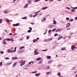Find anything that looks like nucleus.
Instances as JSON below:
<instances>
[{
	"mask_svg": "<svg viewBox=\"0 0 77 77\" xmlns=\"http://www.w3.org/2000/svg\"><path fill=\"white\" fill-rule=\"evenodd\" d=\"M45 20H46V18H44L42 20V22H44V21H45Z\"/></svg>",
	"mask_w": 77,
	"mask_h": 77,
	"instance_id": "obj_13",
	"label": "nucleus"
},
{
	"mask_svg": "<svg viewBox=\"0 0 77 77\" xmlns=\"http://www.w3.org/2000/svg\"><path fill=\"white\" fill-rule=\"evenodd\" d=\"M73 34H74V33L72 32H70V36L71 35H73Z\"/></svg>",
	"mask_w": 77,
	"mask_h": 77,
	"instance_id": "obj_39",
	"label": "nucleus"
},
{
	"mask_svg": "<svg viewBox=\"0 0 77 77\" xmlns=\"http://www.w3.org/2000/svg\"><path fill=\"white\" fill-rule=\"evenodd\" d=\"M53 27V26H51V25H49V26H48V27L49 28H51V27Z\"/></svg>",
	"mask_w": 77,
	"mask_h": 77,
	"instance_id": "obj_35",
	"label": "nucleus"
},
{
	"mask_svg": "<svg viewBox=\"0 0 77 77\" xmlns=\"http://www.w3.org/2000/svg\"><path fill=\"white\" fill-rule=\"evenodd\" d=\"M5 59L6 60H9V58L8 57H5Z\"/></svg>",
	"mask_w": 77,
	"mask_h": 77,
	"instance_id": "obj_27",
	"label": "nucleus"
},
{
	"mask_svg": "<svg viewBox=\"0 0 77 77\" xmlns=\"http://www.w3.org/2000/svg\"><path fill=\"white\" fill-rule=\"evenodd\" d=\"M19 25H20V24L19 23H17L16 24H13V26H18Z\"/></svg>",
	"mask_w": 77,
	"mask_h": 77,
	"instance_id": "obj_2",
	"label": "nucleus"
},
{
	"mask_svg": "<svg viewBox=\"0 0 77 77\" xmlns=\"http://www.w3.org/2000/svg\"><path fill=\"white\" fill-rule=\"evenodd\" d=\"M31 2H32V1L31 0H29L27 1V3L29 5H30V4H31Z\"/></svg>",
	"mask_w": 77,
	"mask_h": 77,
	"instance_id": "obj_3",
	"label": "nucleus"
},
{
	"mask_svg": "<svg viewBox=\"0 0 77 77\" xmlns=\"http://www.w3.org/2000/svg\"><path fill=\"white\" fill-rule=\"evenodd\" d=\"M36 59L38 61V60H41V58L39 57Z\"/></svg>",
	"mask_w": 77,
	"mask_h": 77,
	"instance_id": "obj_18",
	"label": "nucleus"
},
{
	"mask_svg": "<svg viewBox=\"0 0 77 77\" xmlns=\"http://www.w3.org/2000/svg\"><path fill=\"white\" fill-rule=\"evenodd\" d=\"M56 30V29H53L52 30V32H54V31H55V30Z\"/></svg>",
	"mask_w": 77,
	"mask_h": 77,
	"instance_id": "obj_40",
	"label": "nucleus"
},
{
	"mask_svg": "<svg viewBox=\"0 0 77 77\" xmlns=\"http://www.w3.org/2000/svg\"><path fill=\"white\" fill-rule=\"evenodd\" d=\"M51 32V30H49L48 31V33H50V32Z\"/></svg>",
	"mask_w": 77,
	"mask_h": 77,
	"instance_id": "obj_52",
	"label": "nucleus"
},
{
	"mask_svg": "<svg viewBox=\"0 0 77 77\" xmlns=\"http://www.w3.org/2000/svg\"><path fill=\"white\" fill-rule=\"evenodd\" d=\"M66 20H69V18L68 17H67L66 18Z\"/></svg>",
	"mask_w": 77,
	"mask_h": 77,
	"instance_id": "obj_50",
	"label": "nucleus"
},
{
	"mask_svg": "<svg viewBox=\"0 0 77 77\" xmlns=\"http://www.w3.org/2000/svg\"><path fill=\"white\" fill-rule=\"evenodd\" d=\"M54 1V0H50L49 1V2H53Z\"/></svg>",
	"mask_w": 77,
	"mask_h": 77,
	"instance_id": "obj_53",
	"label": "nucleus"
},
{
	"mask_svg": "<svg viewBox=\"0 0 77 77\" xmlns=\"http://www.w3.org/2000/svg\"><path fill=\"white\" fill-rule=\"evenodd\" d=\"M71 25V24L70 23H67L66 26V27H69L70 25Z\"/></svg>",
	"mask_w": 77,
	"mask_h": 77,
	"instance_id": "obj_7",
	"label": "nucleus"
},
{
	"mask_svg": "<svg viewBox=\"0 0 77 77\" xmlns=\"http://www.w3.org/2000/svg\"><path fill=\"white\" fill-rule=\"evenodd\" d=\"M28 33H30V32H31V30H29L28 31Z\"/></svg>",
	"mask_w": 77,
	"mask_h": 77,
	"instance_id": "obj_51",
	"label": "nucleus"
},
{
	"mask_svg": "<svg viewBox=\"0 0 77 77\" xmlns=\"http://www.w3.org/2000/svg\"><path fill=\"white\" fill-rule=\"evenodd\" d=\"M2 64H3V63L1 62L0 63V66H2Z\"/></svg>",
	"mask_w": 77,
	"mask_h": 77,
	"instance_id": "obj_37",
	"label": "nucleus"
},
{
	"mask_svg": "<svg viewBox=\"0 0 77 77\" xmlns=\"http://www.w3.org/2000/svg\"><path fill=\"white\" fill-rule=\"evenodd\" d=\"M48 8V7H43L42 8V10H44L45 9H47Z\"/></svg>",
	"mask_w": 77,
	"mask_h": 77,
	"instance_id": "obj_14",
	"label": "nucleus"
},
{
	"mask_svg": "<svg viewBox=\"0 0 77 77\" xmlns=\"http://www.w3.org/2000/svg\"><path fill=\"white\" fill-rule=\"evenodd\" d=\"M73 19H70L69 20V21L70 22H71V21H73Z\"/></svg>",
	"mask_w": 77,
	"mask_h": 77,
	"instance_id": "obj_30",
	"label": "nucleus"
},
{
	"mask_svg": "<svg viewBox=\"0 0 77 77\" xmlns=\"http://www.w3.org/2000/svg\"><path fill=\"white\" fill-rule=\"evenodd\" d=\"M11 63H12V62H10L9 63H8L7 64H6V65H10V64H11Z\"/></svg>",
	"mask_w": 77,
	"mask_h": 77,
	"instance_id": "obj_42",
	"label": "nucleus"
},
{
	"mask_svg": "<svg viewBox=\"0 0 77 77\" xmlns=\"http://www.w3.org/2000/svg\"><path fill=\"white\" fill-rule=\"evenodd\" d=\"M24 48L25 47L24 46L21 47L20 48V49L21 50V49H22V48Z\"/></svg>",
	"mask_w": 77,
	"mask_h": 77,
	"instance_id": "obj_25",
	"label": "nucleus"
},
{
	"mask_svg": "<svg viewBox=\"0 0 77 77\" xmlns=\"http://www.w3.org/2000/svg\"><path fill=\"white\" fill-rule=\"evenodd\" d=\"M47 58H48V59H51V56H47Z\"/></svg>",
	"mask_w": 77,
	"mask_h": 77,
	"instance_id": "obj_31",
	"label": "nucleus"
},
{
	"mask_svg": "<svg viewBox=\"0 0 77 77\" xmlns=\"http://www.w3.org/2000/svg\"><path fill=\"white\" fill-rule=\"evenodd\" d=\"M9 11L8 10H5L4 12V14H8V13H9Z\"/></svg>",
	"mask_w": 77,
	"mask_h": 77,
	"instance_id": "obj_5",
	"label": "nucleus"
},
{
	"mask_svg": "<svg viewBox=\"0 0 77 77\" xmlns=\"http://www.w3.org/2000/svg\"><path fill=\"white\" fill-rule=\"evenodd\" d=\"M9 35H12V33H10L9 34Z\"/></svg>",
	"mask_w": 77,
	"mask_h": 77,
	"instance_id": "obj_64",
	"label": "nucleus"
},
{
	"mask_svg": "<svg viewBox=\"0 0 77 77\" xmlns=\"http://www.w3.org/2000/svg\"><path fill=\"white\" fill-rule=\"evenodd\" d=\"M17 63L16 62L15 63H14V64L13 65V68H14V67H15V66H16L17 65Z\"/></svg>",
	"mask_w": 77,
	"mask_h": 77,
	"instance_id": "obj_11",
	"label": "nucleus"
},
{
	"mask_svg": "<svg viewBox=\"0 0 77 77\" xmlns=\"http://www.w3.org/2000/svg\"><path fill=\"white\" fill-rule=\"evenodd\" d=\"M21 50V51L22 53H23V52H24V49H22Z\"/></svg>",
	"mask_w": 77,
	"mask_h": 77,
	"instance_id": "obj_38",
	"label": "nucleus"
},
{
	"mask_svg": "<svg viewBox=\"0 0 77 77\" xmlns=\"http://www.w3.org/2000/svg\"><path fill=\"white\" fill-rule=\"evenodd\" d=\"M21 19H23L26 20V19H27V17H24L22 18Z\"/></svg>",
	"mask_w": 77,
	"mask_h": 77,
	"instance_id": "obj_24",
	"label": "nucleus"
},
{
	"mask_svg": "<svg viewBox=\"0 0 77 77\" xmlns=\"http://www.w3.org/2000/svg\"><path fill=\"white\" fill-rule=\"evenodd\" d=\"M13 52H14V50H10V53H13Z\"/></svg>",
	"mask_w": 77,
	"mask_h": 77,
	"instance_id": "obj_28",
	"label": "nucleus"
},
{
	"mask_svg": "<svg viewBox=\"0 0 77 77\" xmlns=\"http://www.w3.org/2000/svg\"><path fill=\"white\" fill-rule=\"evenodd\" d=\"M52 62H53V61H52V60H50L48 62V63L50 64V63H52Z\"/></svg>",
	"mask_w": 77,
	"mask_h": 77,
	"instance_id": "obj_19",
	"label": "nucleus"
},
{
	"mask_svg": "<svg viewBox=\"0 0 77 77\" xmlns=\"http://www.w3.org/2000/svg\"><path fill=\"white\" fill-rule=\"evenodd\" d=\"M3 44H6V41H3Z\"/></svg>",
	"mask_w": 77,
	"mask_h": 77,
	"instance_id": "obj_26",
	"label": "nucleus"
},
{
	"mask_svg": "<svg viewBox=\"0 0 77 77\" xmlns=\"http://www.w3.org/2000/svg\"><path fill=\"white\" fill-rule=\"evenodd\" d=\"M75 20H77V17H76L75 18Z\"/></svg>",
	"mask_w": 77,
	"mask_h": 77,
	"instance_id": "obj_63",
	"label": "nucleus"
},
{
	"mask_svg": "<svg viewBox=\"0 0 77 77\" xmlns=\"http://www.w3.org/2000/svg\"><path fill=\"white\" fill-rule=\"evenodd\" d=\"M47 50H48L47 49L42 50V51H47Z\"/></svg>",
	"mask_w": 77,
	"mask_h": 77,
	"instance_id": "obj_43",
	"label": "nucleus"
},
{
	"mask_svg": "<svg viewBox=\"0 0 77 77\" xmlns=\"http://www.w3.org/2000/svg\"><path fill=\"white\" fill-rule=\"evenodd\" d=\"M74 46V45H73V46L71 47L72 50H74V49H75V48H76Z\"/></svg>",
	"mask_w": 77,
	"mask_h": 77,
	"instance_id": "obj_10",
	"label": "nucleus"
},
{
	"mask_svg": "<svg viewBox=\"0 0 77 77\" xmlns=\"http://www.w3.org/2000/svg\"><path fill=\"white\" fill-rule=\"evenodd\" d=\"M29 29L30 30H32V29L31 27H29Z\"/></svg>",
	"mask_w": 77,
	"mask_h": 77,
	"instance_id": "obj_62",
	"label": "nucleus"
},
{
	"mask_svg": "<svg viewBox=\"0 0 77 77\" xmlns=\"http://www.w3.org/2000/svg\"><path fill=\"white\" fill-rule=\"evenodd\" d=\"M49 68H50V66H48L46 69H48Z\"/></svg>",
	"mask_w": 77,
	"mask_h": 77,
	"instance_id": "obj_47",
	"label": "nucleus"
},
{
	"mask_svg": "<svg viewBox=\"0 0 77 77\" xmlns=\"http://www.w3.org/2000/svg\"><path fill=\"white\" fill-rule=\"evenodd\" d=\"M18 53H22L21 51L20 50L18 51Z\"/></svg>",
	"mask_w": 77,
	"mask_h": 77,
	"instance_id": "obj_36",
	"label": "nucleus"
},
{
	"mask_svg": "<svg viewBox=\"0 0 77 77\" xmlns=\"http://www.w3.org/2000/svg\"><path fill=\"white\" fill-rule=\"evenodd\" d=\"M56 24V21L54 20V24Z\"/></svg>",
	"mask_w": 77,
	"mask_h": 77,
	"instance_id": "obj_32",
	"label": "nucleus"
},
{
	"mask_svg": "<svg viewBox=\"0 0 77 77\" xmlns=\"http://www.w3.org/2000/svg\"><path fill=\"white\" fill-rule=\"evenodd\" d=\"M66 9H69V8L68 7H66Z\"/></svg>",
	"mask_w": 77,
	"mask_h": 77,
	"instance_id": "obj_60",
	"label": "nucleus"
},
{
	"mask_svg": "<svg viewBox=\"0 0 77 77\" xmlns=\"http://www.w3.org/2000/svg\"><path fill=\"white\" fill-rule=\"evenodd\" d=\"M66 50V48H61V50H62V51Z\"/></svg>",
	"mask_w": 77,
	"mask_h": 77,
	"instance_id": "obj_16",
	"label": "nucleus"
},
{
	"mask_svg": "<svg viewBox=\"0 0 77 77\" xmlns=\"http://www.w3.org/2000/svg\"><path fill=\"white\" fill-rule=\"evenodd\" d=\"M18 59L17 57H12V60H16V59Z\"/></svg>",
	"mask_w": 77,
	"mask_h": 77,
	"instance_id": "obj_12",
	"label": "nucleus"
},
{
	"mask_svg": "<svg viewBox=\"0 0 77 77\" xmlns=\"http://www.w3.org/2000/svg\"><path fill=\"white\" fill-rule=\"evenodd\" d=\"M29 39V36H27L26 37V39L28 40Z\"/></svg>",
	"mask_w": 77,
	"mask_h": 77,
	"instance_id": "obj_46",
	"label": "nucleus"
},
{
	"mask_svg": "<svg viewBox=\"0 0 77 77\" xmlns=\"http://www.w3.org/2000/svg\"><path fill=\"white\" fill-rule=\"evenodd\" d=\"M38 14H35L33 16V18H35V17H36V16H37Z\"/></svg>",
	"mask_w": 77,
	"mask_h": 77,
	"instance_id": "obj_34",
	"label": "nucleus"
},
{
	"mask_svg": "<svg viewBox=\"0 0 77 77\" xmlns=\"http://www.w3.org/2000/svg\"><path fill=\"white\" fill-rule=\"evenodd\" d=\"M38 40H37V39H34L33 40V42H36V41H37Z\"/></svg>",
	"mask_w": 77,
	"mask_h": 77,
	"instance_id": "obj_22",
	"label": "nucleus"
},
{
	"mask_svg": "<svg viewBox=\"0 0 77 77\" xmlns=\"http://www.w3.org/2000/svg\"><path fill=\"white\" fill-rule=\"evenodd\" d=\"M57 75L59 77H60L61 76V74H60V72L58 73V74H57Z\"/></svg>",
	"mask_w": 77,
	"mask_h": 77,
	"instance_id": "obj_17",
	"label": "nucleus"
},
{
	"mask_svg": "<svg viewBox=\"0 0 77 77\" xmlns=\"http://www.w3.org/2000/svg\"><path fill=\"white\" fill-rule=\"evenodd\" d=\"M72 12H75V10L74 9H72L71 10Z\"/></svg>",
	"mask_w": 77,
	"mask_h": 77,
	"instance_id": "obj_41",
	"label": "nucleus"
},
{
	"mask_svg": "<svg viewBox=\"0 0 77 77\" xmlns=\"http://www.w3.org/2000/svg\"><path fill=\"white\" fill-rule=\"evenodd\" d=\"M3 22V20H2V19H0V23H2V22Z\"/></svg>",
	"mask_w": 77,
	"mask_h": 77,
	"instance_id": "obj_21",
	"label": "nucleus"
},
{
	"mask_svg": "<svg viewBox=\"0 0 77 77\" xmlns=\"http://www.w3.org/2000/svg\"><path fill=\"white\" fill-rule=\"evenodd\" d=\"M34 55H36V54H39V52H35L34 53Z\"/></svg>",
	"mask_w": 77,
	"mask_h": 77,
	"instance_id": "obj_23",
	"label": "nucleus"
},
{
	"mask_svg": "<svg viewBox=\"0 0 77 77\" xmlns=\"http://www.w3.org/2000/svg\"><path fill=\"white\" fill-rule=\"evenodd\" d=\"M26 63V61H23V60H21V61H20V66H23V65L25 64Z\"/></svg>",
	"mask_w": 77,
	"mask_h": 77,
	"instance_id": "obj_1",
	"label": "nucleus"
},
{
	"mask_svg": "<svg viewBox=\"0 0 77 77\" xmlns=\"http://www.w3.org/2000/svg\"><path fill=\"white\" fill-rule=\"evenodd\" d=\"M13 35L14 36H15V35H17V33H14L13 34Z\"/></svg>",
	"mask_w": 77,
	"mask_h": 77,
	"instance_id": "obj_59",
	"label": "nucleus"
},
{
	"mask_svg": "<svg viewBox=\"0 0 77 77\" xmlns=\"http://www.w3.org/2000/svg\"><path fill=\"white\" fill-rule=\"evenodd\" d=\"M77 9V7H73V9Z\"/></svg>",
	"mask_w": 77,
	"mask_h": 77,
	"instance_id": "obj_54",
	"label": "nucleus"
},
{
	"mask_svg": "<svg viewBox=\"0 0 77 77\" xmlns=\"http://www.w3.org/2000/svg\"><path fill=\"white\" fill-rule=\"evenodd\" d=\"M16 49H17V47H16L14 48V52H15L16 51Z\"/></svg>",
	"mask_w": 77,
	"mask_h": 77,
	"instance_id": "obj_48",
	"label": "nucleus"
},
{
	"mask_svg": "<svg viewBox=\"0 0 77 77\" xmlns=\"http://www.w3.org/2000/svg\"><path fill=\"white\" fill-rule=\"evenodd\" d=\"M36 72H38L37 71H35L34 72H32V73L33 74L34 73H36Z\"/></svg>",
	"mask_w": 77,
	"mask_h": 77,
	"instance_id": "obj_55",
	"label": "nucleus"
},
{
	"mask_svg": "<svg viewBox=\"0 0 77 77\" xmlns=\"http://www.w3.org/2000/svg\"><path fill=\"white\" fill-rule=\"evenodd\" d=\"M41 0H36L34 1V2H39V1H40Z\"/></svg>",
	"mask_w": 77,
	"mask_h": 77,
	"instance_id": "obj_29",
	"label": "nucleus"
},
{
	"mask_svg": "<svg viewBox=\"0 0 77 77\" xmlns=\"http://www.w3.org/2000/svg\"><path fill=\"white\" fill-rule=\"evenodd\" d=\"M29 5L28 4H26V5H25V6L23 7L24 8H27V7H28Z\"/></svg>",
	"mask_w": 77,
	"mask_h": 77,
	"instance_id": "obj_9",
	"label": "nucleus"
},
{
	"mask_svg": "<svg viewBox=\"0 0 77 77\" xmlns=\"http://www.w3.org/2000/svg\"><path fill=\"white\" fill-rule=\"evenodd\" d=\"M57 33H56L54 35V36H57Z\"/></svg>",
	"mask_w": 77,
	"mask_h": 77,
	"instance_id": "obj_58",
	"label": "nucleus"
},
{
	"mask_svg": "<svg viewBox=\"0 0 77 77\" xmlns=\"http://www.w3.org/2000/svg\"><path fill=\"white\" fill-rule=\"evenodd\" d=\"M62 29H57L56 31V32H60V31H62Z\"/></svg>",
	"mask_w": 77,
	"mask_h": 77,
	"instance_id": "obj_8",
	"label": "nucleus"
},
{
	"mask_svg": "<svg viewBox=\"0 0 77 77\" xmlns=\"http://www.w3.org/2000/svg\"><path fill=\"white\" fill-rule=\"evenodd\" d=\"M0 53H1V54H3L4 53V52L2 51H0Z\"/></svg>",
	"mask_w": 77,
	"mask_h": 77,
	"instance_id": "obj_45",
	"label": "nucleus"
},
{
	"mask_svg": "<svg viewBox=\"0 0 77 77\" xmlns=\"http://www.w3.org/2000/svg\"><path fill=\"white\" fill-rule=\"evenodd\" d=\"M37 50H38V49H36L35 50V51H34V53H36L37 52Z\"/></svg>",
	"mask_w": 77,
	"mask_h": 77,
	"instance_id": "obj_49",
	"label": "nucleus"
},
{
	"mask_svg": "<svg viewBox=\"0 0 77 77\" xmlns=\"http://www.w3.org/2000/svg\"><path fill=\"white\" fill-rule=\"evenodd\" d=\"M11 51V50H10V49H8L7 51V52L8 53H10Z\"/></svg>",
	"mask_w": 77,
	"mask_h": 77,
	"instance_id": "obj_33",
	"label": "nucleus"
},
{
	"mask_svg": "<svg viewBox=\"0 0 77 77\" xmlns=\"http://www.w3.org/2000/svg\"><path fill=\"white\" fill-rule=\"evenodd\" d=\"M41 75V73H36L35 74V76H36V77H38V76H39Z\"/></svg>",
	"mask_w": 77,
	"mask_h": 77,
	"instance_id": "obj_4",
	"label": "nucleus"
},
{
	"mask_svg": "<svg viewBox=\"0 0 77 77\" xmlns=\"http://www.w3.org/2000/svg\"><path fill=\"white\" fill-rule=\"evenodd\" d=\"M7 41H11V39L10 38H7L6 39Z\"/></svg>",
	"mask_w": 77,
	"mask_h": 77,
	"instance_id": "obj_44",
	"label": "nucleus"
},
{
	"mask_svg": "<svg viewBox=\"0 0 77 77\" xmlns=\"http://www.w3.org/2000/svg\"><path fill=\"white\" fill-rule=\"evenodd\" d=\"M52 39H53L52 38H49L48 39V41H51V40H52Z\"/></svg>",
	"mask_w": 77,
	"mask_h": 77,
	"instance_id": "obj_20",
	"label": "nucleus"
},
{
	"mask_svg": "<svg viewBox=\"0 0 77 77\" xmlns=\"http://www.w3.org/2000/svg\"><path fill=\"white\" fill-rule=\"evenodd\" d=\"M6 21L7 22H8V21H9V19H6Z\"/></svg>",
	"mask_w": 77,
	"mask_h": 77,
	"instance_id": "obj_57",
	"label": "nucleus"
},
{
	"mask_svg": "<svg viewBox=\"0 0 77 77\" xmlns=\"http://www.w3.org/2000/svg\"><path fill=\"white\" fill-rule=\"evenodd\" d=\"M42 62H43V60H41L38 62V64H41V63H42Z\"/></svg>",
	"mask_w": 77,
	"mask_h": 77,
	"instance_id": "obj_6",
	"label": "nucleus"
},
{
	"mask_svg": "<svg viewBox=\"0 0 77 77\" xmlns=\"http://www.w3.org/2000/svg\"><path fill=\"white\" fill-rule=\"evenodd\" d=\"M47 41H48V39H47V40H44V41L45 42H47Z\"/></svg>",
	"mask_w": 77,
	"mask_h": 77,
	"instance_id": "obj_61",
	"label": "nucleus"
},
{
	"mask_svg": "<svg viewBox=\"0 0 77 77\" xmlns=\"http://www.w3.org/2000/svg\"><path fill=\"white\" fill-rule=\"evenodd\" d=\"M62 38H63V36H59V38L58 39V40H59V39H60Z\"/></svg>",
	"mask_w": 77,
	"mask_h": 77,
	"instance_id": "obj_15",
	"label": "nucleus"
},
{
	"mask_svg": "<svg viewBox=\"0 0 77 77\" xmlns=\"http://www.w3.org/2000/svg\"><path fill=\"white\" fill-rule=\"evenodd\" d=\"M30 17H32V14H31L29 15Z\"/></svg>",
	"mask_w": 77,
	"mask_h": 77,
	"instance_id": "obj_56",
	"label": "nucleus"
}]
</instances>
